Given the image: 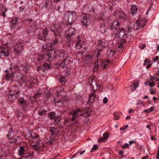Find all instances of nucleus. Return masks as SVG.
I'll return each instance as SVG.
<instances>
[{
    "label": "nucleus",
    "mask_w": 159,
    "mask_h": 159,
    "mask_svg": "<svg viewBox=\"0 0 159 159\" xmlns=\"http://www.w3.org/2000/svg\"><path fill=\"white\" fill-rule=\"evenodd\" d=\"M91 111L92 110L91 108L88 107L84 110V112L82 114V111L80 109H78L76 110L73 111L72 112H70V116L71 117L72 120H73L78 117L79 115H81L84 117L89 116Z\"/></svg>",
    "instance_id": "obj_1"
},
{
    "label": "nucleus",
    "mask_w": 159,
    "mask_h": 159,
    "mask_svg": "<svg viewBox=\"0 0 159 159\" xmlns=\"http://www.w3.org/2000/svg\"><path fill=\"white\" fill-rule=\"evenodd\" d=\"M1 15L3 17H5L6 16L5 12H2V13H1Z\"/></svg>",
    "instance_id": "obj_51"
},
{
    "label": "nucleus",
    "mask_w": 159,
    "mask_h": 159,
    "mask_svg": "<svg viewBox=\"0 0 159 159\" xmlns=\"http://www.w3.org/2000/svg\"><path fill=\"white\" fill-rule=\"evenodd\" d=\"M87 58L89 59L92 57V56L91 55H87Z\"/></svg>",
    "instance_id": "obj_55"
},
{
    "label": "nucleus",
    "mask_w": 159,
    "mask_h": 159,
    "mask_svg": "<svg viewBox=\"0 0 159 159\" xmlns=\"http://www.w3.org/2000/svg\"><path fill=\"white\" fill-rule=\"evenodd\" d=\"M115 52L114 51H112L111 49H109L108 50L107 52V56L109 57H112L115 54Z\"/></svg>",
    "instance_id": "obj_21"
},
{
    "label": "nucleus",
    "mask_w": 159,
    "mask_h": 159,
    "mask_svg": "<svg viewBox=\"0 0 159 159\" xmlns=\"http://www.w3.org/2000/svg\"><path fill=\"white\" fill-rule=\"evenodd\" d=\"M60 81L61 83H64L66 82V79L64 77H60Z\"/></svg>",
    "instance_id": "obj_35"
},
{
    "label": "nucleus",
    "mask_w": 159,
    "mask_h": 159,
    "mask_svg": "<svg viewBox=\"0 0 159 159\" xmlns=\"http://www.w3.org/2000/svg\"><path fill=\"white\" fill-rule=\"evenodd\" d=\"M116 15L119 19L125 20L127 19V16L122 12L117 11V12H116Z\"/></svg>",
    "instance_id": "obj_11"
},
{
    "label": "nucleus",
    "mask_w": 159,
    "mask_h": 159,
    "mask_svg": "<svg viewBox=\"0 0 159 159\" xmlns=\"http://www.w3.org/2000/svg\"><path fill=\"white\" fill-rule=\"evenodd\" d=\"M13 76V73L12 72L11 75H9L7 73L6 75V77L7 79L9 80L12 78Z\"/></svg>",
    "instance_id": "obj_26"
},
{
    "label": "nucleus",
    "mask_w": 159,
    "mask_h": 159,
    "mask_svg": "<svg viewBox=\"0 0 159 159\" xmlns=\"http://www.w3.org/2000/svg\"><path fill=\"white\" fill-rule=\"evenodd\" d=\"M150 92L152 94H155L156 93V91H155L152 90L151 89H150Z\"/></svg>",
    "instance_id": "obj_45"
},
{
    "label": "nucleus",
    "mask_w": 159,
    "mask_h": 159,
    "mask_svg": "<svg viewBox=\"0 0 159 159\" xmlns=\"http://www.w3.org/2000/svg\"><path fill=\"white\" fill-rule=\"evenodd\" d=\"M17 141V139H14L12 140H11V142H16Z\"/></svg>",
    "instance_id": "obj_52"
},
{
    "label": "nucleus",
    "mask_w": 159,
    "mask_h": 159,
    "mask_svg": "<svg viewBox=\"0 0 159 159\" xmlns=\"http://www.w3.org/2000/svg\"><path fill=\"white\" fill-rule=\"evenodd\" d=\"M128 127V125H126L125 126H123V127L120 128V130L121 131L123 130L126 129Z\"/></svg>",
    "instance_id": "obj_41"
},
{
    "label": "nucleus",
    "mask_w": 159,
    "mask_h": 159,
    "mask_svg": "<svg viewBox=\"0 0 159 159\" xmlns=\"http://www.w3.org/2000/svg\"><path fill=\"white\" fill-rule=\"evenodd\" d=\"M155 84L154 81H151V82L149 83V85L150 87H152L154 86Z\"/></svg>",
    "instance_id": "obj_40"
},
{
    "label": "nucleus",
    "mask_w": 159,
    "mask_h": 159,
    "mask_svg": "<svg viewBox=\"0 0 159 159\" xmlns=\"http://www.w3.org/2000/svg\"><path fill=\"white\" fill-rule=\"evenodd\" d=\"M108 45V42L105 39L100 40V47L101 48H105Z\"/></svg>",
    "instance_id": "obj_17"
},
{
    "label": "nucleus",
    "mask_w": 159,
    "mask_h": 159,
    "mask_svg": "<svg viewBox=\"0 0 159 159\" xmlns=\"http://www.w3.org/2000/svg\"><path fill=\"white\" fill-rule=\"evenodd\" d=\"M142 102H141V101H140V100H138V101H137V104L138 105H139V104H140V103H142Z\"/></svg>",
    "instance_id": "obj_59"
},
{
    "label": "nucleus",
    "mask_w": 159,
    "mask_h": 159,
    "mask_svg": "<svg viewBox=\"0 0 159 159\" xmlns=\"http://www.w3.org/2000/svg\"><path fill=\"white\" fill-rule=\"evenodd\" d=\"M33 148L36 151L39 150L40 149V146L39 145L37 144H34L32 145Z\"/></svg>",
    "instance_id": "obj_31"
},
{
    "label": "nucleus",
    "mask_w": 159,
    "mask_h": 159,
    "mask_svg": "<svg viewBox=\"0 0 159 159\" xmlns=\"http://www.w3.org/2000/svg\"><path fill=\"white\" fill-rule=\"evenodd\" d=\"M130 118V117L129 116H126V119H127V120H129V119Z\"/></svg>",
    "instance_id": "obj_63"
},
{
    "label": "nucleus",
    "mask_w": 159,
    "mask_h": 159,
    "mask_svg": "<svg viewBox=\"0 0 159 159\" xmlns=\"http://www.w3.org/2000/svg\"><path fill=\"white\" fill-rule=\"evenodd\" d=\"M78 40L75 44V48L77 49H79L82 46L83 41L79 39V36L77 38Z\"/></svg>",
    "instance_id": "obj_14"
},
{
    "label": "nucleus",
    "mask_w": 159,
    "mask_h": 159,
    "mask_svg": "<svg viewBox=\"0 0 159 159\" xmlns=\"http://www.w3.org/2000/svg\"><path fill=\"white\" fill-rule=\"evenodd\" d=\"M89 17L85 16H84L81 20V22L83 25L85 26L87 25L88 23L89 22Z\"/></svg>",
    "instance_id": "obj_16"
},
{
    "label": "nucleus",
    "mask_w": 159,
    "mask_h": 159,
    "mask_svg": "<svg viewBox=\"0 0 159 159\" xmlns=\"http://www.w3.org/2000/svg\"><path fill=\"white\" fill-rule=\"evenodd\" d=\"M44 58V56L43 55L39 56L38 57V61L41 62L43 60Z\"/></svg>",
    "instance_id": "obj_30"
},
{
    "label": "nucleus",
    "mask_w": 159,
    "mask_h": 159,
    "mask_svg": "<svg viewBox=\"0 0 159 159\" xmlns=\"http://www.w3.org/2000/svg\"><path fill=\"white\" fill-rule=\"evenodd\" d=\"M117 32H116L115 34L117 35H118V37H122L124 36L125 34V29L123 28H119L117 31Z\"/></svg>",
    "instance_id": "obj_12"
},
{
    "label": "nucleus",
    "mask_w": 159,
    "mask_h": 159,
    "mask_svg": "<svg viewBox=\"0 0 159 159\" xmlns=\"http://www.w3.org/2000/svg\"><path fill=\"white\" fill-rule=\"evenodd\" d=\"M108 136V133L107 132H105L103 134V137H102L100 138V142H104L107 139Z\"/></svg>",
    "instance_id": "obj_20"
},
{
    "label": "nucleus",
    "mask_w": 159,
    "mask_h": 159,
    "mask_svg": "<svg viewBox=\"0 0 159 159\" xmlns=\"http://www.w3.org/2000/svg\"><path fill=\"white\" fill-rule=\"evenodd\" d=\"M33 156V154H30V155H29L27 156H26L25 157V158H28L29 157H32Z\"/></svg>",
    "instance_id": "obj_56"
},
{
    "label": "nucleus",
    "mask_w": 159,
    "mask_h": 159,
    "mask_svg": "<svg viewBox=\"0 0 159 159\" xmlns=\"http://www.w3.org/2000/svg\"><path fill=\"white\" fill-rule=\"evenodd\" d=\"M134 142L133 141H129V143L131 145L133 143H134Z\"/></svg>",
    "instance_id": "obj_64"
},
{
    "label": "nucleus",
    "mask_w": 159,
    "mask_h": 159,
    "mask_svg": "<svg viewBox=\"0 0 159 159\" xmlns=\"http://www.w3.org/2000/svg\"><path fill=\"white\" fill-rule=\"evenodd\" d=\"M48 30L45 28L42 31V33L40 34L39 35V39L45 41L48 33Z\"/></svg>",
    "instance_id": "obj_9"
},
{
    "label": "nucleus",
    "mask_w": 159,
    "mask_h": 159,
    "mask_svg": "<svg viewBox=\"0 0 159 159\" xmlns=\"http://www.w3.org/2000/svg\"><path fill=\"white\" fill-rule=\"evenodd\" d=\"M114 119L116 120H118L120 117V116L116 112L114 113Z\"/></svg>",
    "instance_id": "obj_34"
},
{
    "label": "nucleus",
    "mask_w": 159,
    "mask_h": 159,
    "mask_svg": "<svg viewBox=\"0 0 159 159\" xmlns=\"http://www.w3.org/2000/svg\"><path fill=\"white\" fill-rule=\"evenodd\" d=\"M133 88H132V86H131V89L132 91H133L135 90L137 87L138 86L139 84L138 83V82L137 81H135L133 84Z\"/></svg>",
    "instance_id": "obj_24"
},
{
    "label": "nucleus",
    "mask_w": 159,
    "mask_h": 159,
    "mask_svg": "<svg viewBox=\"0 0 159 159\" xmlns=\"http://www.w3.org/2000/svg\"><path fill=\"white\" fill-rule=\"evenodd\" d=\"M95 96L93 94H91L89 97V102L90 103L92 102L94 100V98Z\"/></svg>",
    "instance_id": "obj_25"
},
{
    "label": "nucleus",
    "mask_w": 159,
    "mask_h": 159,
    "mask_svg": "<svg viewBox=\"0 0 159 159\" xmlns=\"http://www.w3.org/2000/svg\"><path fill=\"white\" fill-rule=\"evenodd\" d=\"M119 25V22L118 21L116 20L114 21L110 24L111 29L112 30H114V32L117 31L118 29L120 28Z\"/></svg>",
    "instance_id": "obj_8"
},
{
    "label": "nucleus",
    "mask_w": 159,
    "mask_h": 159,
    "mask_svg": "<svg viewBox=\"0 0 159 159\" xmlns=\"http://www.w3.org/2000/svg\"><path fill=\"white\" fill-rule=\"evenodd\" d=\"M19 104H23L25 102V101L24 100L23 98H20L19 99Z\"/></svg>",
    "instance_id": "obj_32"
},
{
    "label": "nucleus",
    "mask_w": 159,
    "mask_h": 159,
    "mask_svg": "<svg viewBox=\"0 0 159 159\" xmlns=\"http://www.w3.org/2000/svg\"><path fill=\"white\" fill-rule=\"evenodd\" d=\"M23 49V47L22 45H20L18 46V47L14 49V52L17 54H18L21 52Z\"/></svg>",
    "instance_id": "obj_18"
},
{
    "label": "nucleus",
    "mask_w": 159,
    "mask_h": 159,
    "mask_svg": "<svg viewBox=\"0 0 159 159\" xmlns=\"http://www.w3.org/2000/svg\"><path fill=\"white\" fill-rule=\"evenodd\" d=\"M96 65V63H95L94 64V71L97 70L98 69V67H97Z\"/></svg>",
    "instance_id": "obj_48"
},
{
    "label": "nucleus",
    "mask_w": 159,
    "mask_h": 159,
    "mask_svg": "<svg viewBox=\"0 0 159 159\" xmlns=\"http://www.w3.org/2000/svg\"><path fill=\"white\" fill-rule=\"evenodd\" d=\"M61 26L59 23L52 25L50 28L51 30L53 32L55 36H57L60 34L59 30Z\"/></svg>",
    "instance_id": "obj_5"
},
{
    "label": "nucleus",
    "mask_w": 159,
    "mask_h": 159,
    "mask_svg": "<svg viewBox=\"0 0 159 159\" xmlns=\"http://www.w3.org/2000/svg\"><path fill=\"white\" fill-rule=\"evenodd\" d=\"M146 23V20L144 18H139L136 21V25L137 27L135 28L136 30H139L143 28ZM134 29L135 28H133Z\"/></svg>",
    "instance_id": "obj_4"
},
{
    "label": "nucleus",
    "mask_w": 159,
    "mask_h": 159,
    "mask_svg": "<svg viewBox=\"0 0 159 159\" xmlns=\"http://www.w3.org/2000/svg\"><path fill=\"white\" fill-rule=\"evenodd\" d=\"M131 13L133 16L135 14L137 13V8L136 7V6L133 5L131 8Z\"/></svg>",
    "instance_id": "obj_22"
},
{
    "label": "nucleus",
    "mask_w": 159,
    "mask_h": 159,
    "mask_svg": "<svg viewBox=\"0 0 159 159\" xmlns=\"http://www.w3.org/2000/svg\"><path fill=\"white\" fill-rule=\"evenodd\" d=\"M98 146L97 145H94L90 151L91 152H94L98 149Z\"/></svg>",
    "instance_id": "obj_33"
},
{
    "label": "nucleus",
    "mask_w": 159,
    "mask_h": 159,
    "mask_svg": "<svg viewBox=\"0 0 159 159\" xmlns=\"http://www.w3.org/2000/svg\"><path fill=\"white\" fill-rule=\"evenodd\" d=\"M108 102V99L107 97H105L103 99V102L104 103H106Z\"/></svg>",
    "instance_id": "obj_42"
},
{
    "label": "nucleus",
    "mask_w": 159,
    "mask_h": 159,
    "mask_svg": "<svg viewBox=\"0 0 159 159\" xmlns=\"http://www.w3.org/2000/svg\"><path fill=\"white\" fill-rule=\"evenodd\" d=\"M31 137L32 139L34 140L35 139L37 138V136L35 135V134L33 133L31 134Z\"/></svg>",
    "instance_id": "obj_36"
},
{
    "label": "nucleus",
    "mask_w": 159,
    "mask_h": 159,
    "mask_svg": "<svg viewBox=\"0 0 159 159\" xmlns=\"http://www.w3.org/2000/svg\"><path fill=\"white\" fill-rule=\"evenodd\" d=\"M151 65L149 63L148 64L147 66L146 67L147 69H149L151 66Z\"/></svg>",
    "instance_id": "obj_49"
},
{
    "label": "nucleus",
    "mask_w": 159,
    "mask_h": 159,
    "mask_svg": "<svg viewBox=\"0 0 159 159\" xmlns=\"http://www.w3.org/2000/svg\"><path fill=\"white\" fill-rule=\"evenodd\" d=\"M84 150H83V151H82L81 152H80V155H82V154H83V153H84Z\"/></svg>",
    "instance_id": "obj_61"
},
{
    "label": "nucleus",
    "mask_w": 159,
    "mask_h": 159,
    "mask_svg": "<svg viewBox=\"0 0 159 159\" xmlns=\"http://www.w3.org/2000/svg\"><path fill=\"white\" fill-rule=\"evenodd\" d=\"M123 151H122V150H120L119 151V155H121L122 154H123Z\"/></svg>",
    "instance_id": "obj_54"
},
{
    "label": "nucleus",
    "mask_w": 159,
    "mask_h": 159,
    "mask_svg": "<svg viewBox=\"0 0 159 159\" xmlns=\"http://www.w3.org/2000/svg\"><path fill=\"white\" fill-rule=\"evenodd\" d=\"M71 58L67 57L66 58L65 60L62 61V64H64V65L62 66L63 69L67 68V66L70 65V64L71 63Z\"/></svg>",
    "instance_id": "obj_10"
},
{
    "label": "nucleus",
    "mask_w": 159,
    "mask_h": 159,
    "mask_svg": "<svg viewBox=\"0 0 159 159\" xmlns=\"http://www.w3.org/2000/svg\"><path fill=\"white\" fill-rule=\"evenodd\" d=\"M58 42V41L57 39H55L54 41V44H57Z\"/></svg>",
    "instance_id": "obj_53"
},
{
    "label": "nucleus",
    "mask_w": 159,
    "mask_h": 159,
    "mask_svg": "<svg viewBox=\"0 0 159 159\" xmlns=\"http://www.w3.org/2000/svg\"><path fill=\"white\" fill-rule=\"evenodd\" d=\"M75 30L73 28H70L67 32L66 38L69 41L70 39L75 35Z\"/></svg>",
    "instance_id": "obj_7"
},
{
    "label": "nucleus",
    "mask_w": 159,
    "mask_h": 159,
    "mask_svg": "<svg viewBox=\"0 0 159 159\" xmlns=\"http://www.w3.org/2000/svg\"><path fill=\"white\" fill-rule=\"evenodd\" d=\"M18 18H17L12 19L11 20V23L14 25H16L17 23Z\"/></svg>",
    "instance_id": "obj_29"
},
{
    "label": "nucleus",
    "mask_w": 159,
    "mask_h": 159,
    "mask_svg": "<svg viewBox=\"0 0 159 159\" xmlns=\"http://www.w3.org/2000/svg\"><path fill=\"white\" fill-rule=\"evenodd\" d=\"M154 109V107H152L148 109L145 110L144 111V112L145 113H149L152 111Z\"/></svg>",
    "instance_id": "obj_28"
},
{
    "label": "nucleus",
    "mask_w": 159,
    "mask_h": 159,
    "mask_svg": "<svg viewBox=\"0 0 159 159\" xmlns=\"http://www.w3.org/2000/svg\"><path fill=\"white\" fill-rule=\"evenodd\" d=\"M57 92L59 96H60L61 97V99H54L53 102L55 103V104L58 103V105H57L58 106H62L63 105V102H62V99L64 97L66 96V93L63 89L60 87L59 89L57 91Z\"/></svg>",
    "instance_id": "obj_2"
},
{
    "label": "nucleus",
    "mask_w": 159,
    "mask_h": 159,
    "mask_svg": "<svg viewBox=\"0 0 159 159\" xmlns=\"http://www.w3.org/2000/svg\"><path fill=\"white\" fill-rule=\"evenodd\" d=\"M106 17H104L103 18H101V17L100 16V21L101 20H102V21H101L102 22L101 24V27H104L105 26V24H104V19L106 18Z\"/></svg>",
    "instance_id": "obj_27"
},
{
    "label": "nucleus",
    "mask_w": 159,
    "mask_h": 159,
    "mask_svg": "<svg viewBox=\"0 0 159 159\" xmlns=\"http://www.w3.org/2000/svg\"><path fill=\"white\" fill-rule=\"evenodd\" d=\"M148 98V96H145L144 98H143V99H147V98Z\"/></svg>",
    "instance_id": "obj_62"
},
{
    "label": "nucleus",
    "mask_w": 159,
    "mask_h": 159,
    "mask_svg": "<svg viewBox=\"0 0 159 159\" xmlns=\"http://www.w3.org/2000/svg\"><path fill=\"white\" fill-rule=\"evenodd\" d=\"M159 59V57L158 56H156L154 58L152 59L153 61L154 62H155L157 60Z\"/></svg>",
    "instance_id": "obj_44"
},
{
    "label": "nucleus",
    "mask_w": 159,
    "mask_h": 159,
    "mask_svg": "<svg viewBox=\"0 0 159 159\" xmlns=\"http://www.w3.org/2000/svg\"><path fill=\"white\" fill-rule=\"evenodd\" d=\"M150 61L148 58H146L145 59L144 61V63L143 64V66H145L146 65V63H150Z\"/></svg>",
    "instance_id": "obj_39"
},
{
    "label": "nucleus",
    "mask_w": 159,
    "mask_h": 159,
    "mask_svg": "<svg viewBox=\"0 0 159 159\" xmlns=\"http://www.w3.org/2000/svg\"><path fill=\"white\" fill-rule=\"evenodd\" d=\"M148 156H145L143 157L141 159H146L147 158H148Z\"/></svg>",
    "instance_id": "obj_58"
},
{
    "label": "nucleus",
    "mask_w": 159,
    "mask_h": 159,
    "mask_svg": "<svg viewBox=\"0 0 159 159\" xmlns=\"http://www.w3.org/2000/svg\"><path fill=\"white\" fill-rule=\"evenodd\" d=\"M59 131V130L58 129L55 127H51L50 130V131L51 133L54 136H56L57 135Z\"/></svg>",
    "instance_id": "obj_15"
},
{
    "label": "nucleus",
    "mask_w": 159,
    "mask_h": 159,
    "mask_svg": "<svg viewBox=\"0 0 159 159\" xmlns=\"http://www.w3.org/2000/svg\"><path fill=\"white\" fill-rule=\"evenodd\" d=\"M13 131L12 130V129H11L9 131H8V134L6 135V136L7 138H8L11 135V134L12 133Z\"/></svg>",
    "instance_id": "obj_37"
},
{
    "label": "nucleus",
    "mask_w": 159,
    "mask_h": 159,
    "mask_svg": "<svg viewBox=\"0 0 159 159\" xmlns=\"http://www.w3.org/2000/svg\"><path fill=\"white\" fill-rule=\"evenodd\" d=\"M76 19V15L74 12H69L68 14V21L70 23L74 21Z\"/></svg>",
    "instance_id": "obj_6"
},
{
    "label": "nucleus",
    "mask_w": 159,
    "mask_h": 159,
    "mask_svg": "<svg viewBox=\"0 0 159 159\" xmlns=\"http://www.w3.org/2000/svg\"><path fill=\"white\" fill-rule=\"evenodd\" d=\"M42 48L43 49L46 50L48 48V46H47L46 47L44 46V45H43Z\"/></svg>",
    "instance_id": "obj_50"
},
{
    "label": "nucleus",
    "mask_w": 159,
    "mask_h": 159,
    "mask_svg": "<svg viewBox=\"0 0 159 159\" xmlns=\"http://www.w3.org/2000/svg\"><path fill=\"white\" fill-rule=\"evenodd\" d=\"M156 78L153 76H151V78H150V80L151 81H153L154 80H155Z\"/></svg>",
    "instance_id": "obj_47"
},
{
    "label": "nucleus",
    "mask_w": 159,
    "mask_h": 159,
    "mask_svg": "<svg viewBox=\"0 0 159 159\" xmlns=\"http://www.w3.org/2000/svg\"><path fill=\"white\" fill-rule=\"evenodd\" d=\"M156 157L157 159H159V148L158 150L157 154L156 155Z\"/></svg>",
    "instance_id": "obj_46"
},
{
    "label": "nucleus",
    "mask_w": 159,
    "mask_h": 159,
    "mask_svg": "<svg viewBox=\"0 0 159 159\" xmlns=\"http://www.w3.org/2000/svg\"><path fill=\"white\" fill-rule=\"evenodd\" d=\"M25 151V150L24 147L22 146L20 147L18 150L19 156H21L23 155Z\"/></svg>",
    "instance_id": "obj_23"
},
{
    "label": "nucleus",
    "mask_w": 159,
    "mask_h": 159,
    "mask_svg": "<svg viewBox=\"0 0 159 159\" xmlns=\"http://www.w3.org/2000/svg\"><path fill=\"white\" fill-rule=\"evenodd\" d=\"M18 93V92H16L15 94V93H11V96L12 97H13V98H16L17 97V94Z\"/></svg>",
    "instance_id": "obj_38"
},
{
    "label": "nucleus",
    "mask_w": 159,
    "mask_h": 159,
    "mask_svg": "<svg viewBox=\"0 0 159 159\" xmlns=\"http://www.w3.org/2000/svg\"><path fill=\"white\" fill-rule=\"evenodd\" d=\"M129 145V144L128 143H125L122 146V148L123 149L127 147Z\"/></svg>",
    "instance_id": "obj_43"
},
{
    "label": "nucleus",
    "mask_w": 159,
    "mask_h": 159,
    "mask_svg": "<svg viewBox=\"0 0 159 159\" xmlns=\"http://www.w3.org/2000/svg\"><path fill=\"white\" fill-rule=\"evenodd\" d=\"M66 54V52L64 51H50L48 54L47 55L49 58H52L53 57H57L59 55L60 57H64L65 55Z\"/></svg>",
    "instance_id": "obj_3"
},
{
    "label": "nucleus",
    "mask_w": 159,
    "mask_h": 159,
    "mask_svg": "<svg viewBox=\"0 0 159 159\" xmlns=\"http://www.w3.org/2000/svg\"><path fill=\"white\" fill-rule=\"evenodd\" d=\"M109 61L107 60H102L101 64V66L104 69H105L108 66Z\"/></svg>",
    "instance_id": "obj_19"
},
{
    "label": "nucleus",
    "mask_w": 159,
    "mask_h": 159,
    "mask_svg": "<svg viewBox=\"0 0 159 159\" xmlns=\"http://www.w3.org/2000/svg\"><path fill=\"white\" fill-rule=\"evenodd\" d=\"M128 31H131V27H130V26H129V27H128Z\"/></svg>",
    "instance_id": "obj_60"
},
{
    "label": "nucleus",
    "mask_w": 159,
    "mask_h": 159,
    "mask_svg": "<svg viewBox=\"0 0 159 159\" xmlns=\"http://www.w3.org/2000/svg\"><path fill=\"white\" fill-rule=\"evenodd\" d=\"M64 64H62V62L60 64V66L62 67V68L63 69V67L62 66H63L64 65Z\"/></svg>",
    "instance_id": "obj_57"
},
{
    "label": "nucleus",
    "mask_w": 159,
    "mask_h": 159,
    "mask_svg": "<svg viewBox=\"0 0 159 159\" xmlns=\"http://www.w3.org/2000/svg\"><path fill=\"white\" fill-rule=\"evenodd\" d=\"M49 117L51 119H53L55 121V122H56V121H59L60 120L59 119H58V118L56 117V115L54 112H51L49 113ZM59 117V119L60 118V116H58Z\"/></svg>",
    "instance_id": "obj_13"
}]
</instances>
